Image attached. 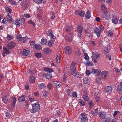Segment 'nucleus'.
Wrapping results in <instances>:
<instances>
[{
    "mask_svg": "<svg viewBox=\"0 0 122 122\" xmlns=\"http://www.w3.org/2000/svg\"><path fill=\"white\" fill-rule=\"evenodd\" d=\"M41 108V107L39 103L37 102L33 104L32 108L30 109V111L31 112L34 113L40 110Z\"/></svg>",
    "mask_w": 122,
    "mask_h": 122,
    "instance_id": "f257e3e1",
    "label": "nucleus"
},
{
    "mask_svg": "<svg viewBox=\"0 0 122 122\" xmlns=\"http://www.w3.org/2000/svg\"><path fill=\"white\" fill-rule=\"evenodd\" d=\"M70 72L71 74H72V77H79V75L77 72L76 71V68L75 66L73 65H71L70 66Z\"/></svg>",
    "mask_w": 122,
    "mask_h": 122,
    "instance_id": "f03ea898",
    "label": "nucleus"
},
{
    "mask_svg": "<svg viewBox=\"0 0 122 122\" xmlns=\"http://www.w3.org/2000/svg\"><path fill=\"white\" fill-rule=\"evenodd\" d=\"M102 10L103 11V19L105 21H107L110 19V14L107 11L106 8H102Z\"/></svg>",
    "mask_w": 122,
    "mask_h": 122,
    "instance_id": "7ed1b4c3",
    "label": "nucleus"
},
{
    "mask_svg": "<svg viewBox=\"0 0 122 122\" xmlns=\"http://www.w3.org/2000/svg\"><path fill=\"white\" fill-rule=\"evenodd\" d=\"M100 54L97 52H94L92 54V58L93 61L95 63L97 62L98 58L100 57Z\"/></svg>",
    "mask_w": 122,
    "mask_h": 122,
    "instance_id": "20e7f679",
    "label": "nucleus"
},
{
    "mask_svg": "<svg viewBox=\"0 0 122 122\" xmlns=\"http://www.w3.org/2000/svg\"><path fill=\"white\" fill-rule=\"evenodd\" d=\"M25 19L22 18L20 20H14V23L17 26L24 24V23Z\"/></svg>",
    "mask_w": 122,
    "mask_h": 122,
    "instance_id": "39448f33",
    "label": "nucleus"
},
{
    "mask_svg": "<svg viewBox=\"0 0 122 122\" xmlns=\"http://www.w3.org/2000/svg\"><path fill=\"white\" fill-rule=\"evenodd\" d=\"M81 122H87L88 118L86 114L85 113H81Z\"/></svg>",
    "mask_w": 122,
    "mask_h": 122,
    "instance_id": "423d86ee",
    "label": "nucleus"
},
{
    "mask_svg": "<svg viewBox=\"0 0 122 122\" xmlns=\"http://www.w3.org/2000/svg\"><path fill=\"white\" fill-rule=\"evenodd\" d=\"M30 51L28 50L21 49L20 50V53L23 56H26L29 55Z\"/></svg>",
    "mask_w": 122,
    "mask_h": 122,
    "instance_id": "0eeeda50",
    "label": "nucleus"
},
{
    "mask_svg": "<svg viewBox=\"0 0 122 122\" xmlns=\"http://www.w3.org/2000/svg\"><path fill=\"white\" fill-rule=\"evenodd\" d=\"M46 34L48 36H51V39H53L54 41H55L56 37L53 34V32L51 30H48L46 32Z\"/></svg>",
    "mask_w": 122,
    "mask_h": 122,
    "instance_id": "6e6552de",
    "label": "nucleus"
},
{
    "mask_svg": "<svg viewBox=\"0 0 122 122\" xmlns=\"http://www.w3.org/2000/svg\"><path fill=\"white\" fill-rule=\"evenodd\" d=\"M65 53L67 55H70L71 53V50L70 47L69 46H67L65 47Z\"/></svg>",
    "mask_w": 122,
    "mask_h": 122,
    "instance_id": "1a4fd4ad",
    "label": "nucleus"
},
{
    "mask_svg": "<svg viewBox=\"0 0 122 122\" xmlns=\"http://www.w3.org/2000/svg\"><path fill=\"white\" fill-rule=\"evenodd\" d=\"M94 31L98 37H99L101 33V30L97 27H96L94 29Z\"/></svg>",
    "mask_w": 122,
    "mask_h": 122,
    "instance_id": "9d476101",
    "label": "nucleus"
},
{
    "mask_svg": "<svg viewBox=\"0 0 122 122\" xmlns=\"http://www.w3.org/2000/svg\"><path fill=\"white\" fill-rule=\"evenodd\" d=\"M112 88L110 86H107L105 88V91L109 94H111L112 93Z\"/></svg>",
    "mask_w": 122,
    "mask_h": 122,
    "instance_id": "9b49d317",
    "label": "nucleus"
},
{
    "mask_svg": "<svg viewBox=\"0 0 122 122\" xmlns=\"http://www.w3.org/2000/svg\"><path fill=\"white\" fill-rule=\"evenodd\" d=\"M101 72L100 70L98 69H92V73L96 74V75H99Z\"/></svg>",
    "mask_w": 122,
    "mask_h": 122,
    "instance_id": "f8f14e48",
    "label": "nucleus"
},
{
    "mask_svg": "<svg viewBox=\"0 0 122 122\" xmlns=\"http://www.w3.org/2000/svg\"><path fill=\"white\" fill-rule=\"evenodd\" d=\"M15 45V44L13 42H11L7 45V47L9 49H11L14 47Z\"/></svg>",
    "mask_w": 122,
    "mask_h": 122,
    "instance_id": "ddd939ff",
    "label": "nucleus"
},
{
    "mask_svg": "<svg viewBox=\"0 0 122 122\" xmlns=\"http://www.w3.org/2000/svg\"><path fill=\"white\" fill-rule=\"evenodd\" d=\"M72 28L68 26H67L66 27V30L71 35L73 34V29Z\"/></svg>",
    "mask_w": 122,
    "mask_h": 122,
    "instance_id": "4468645a",
    "label": "nucleus"
},
{
    "mask_svg": "<svg viewBox=\"0 0 122 122\" xmlns=\"http://www.w3.org/2000/svg\"><path fill=\"white\" fill-rule=\"evenodd\" d=\"M11 106L12 107H13L15 106V105L16 102V99L15 97H11Z\"/></svg>",
    "mask_w": 122,
    "mask_h": 122,
    "instance_id": "2eb2a0df",
    "label": "nucleus"
},
{
    "mask_svg": "<svg viewBox=\"0 0 122 122\" xmlns=\"http://www.w3.org/2000/svg\"><path fill=\"white\" fill-rule=\"evenodd\" d=\"M98 115L100 118L102 119L104 118L106 116L104 112L101 111H100L99 112Z\"/></svg>",
    "mask_w": 122,
    "mask_h": 122,
    "instance_id": "dca6fc26",
    "label": "nucleus"
},
{
    "mask_svg": "<svg viewBox=\"0 0 122 122\" xmlns=\"http://www.w3.org/2000/svg\"><path fill=\"white\" fill-rule=\"evenodd\" d=\"M9 98V96H3L2 98V100L3 102L5 103L7 102Z\"/></svg>",
    "mask_w": 122,
    "mask_h": 122,
    "instance_id": "f3484780",
    "label": "nucleus"
},
{
    "mask_svg": "<svg viewBox=\"0 0 122 122\" xmlns=\"http://www.w3.org/2000/svg\"><path fill=\"white\" fill-rule=\"evenodd\" d=\"M44 53L45 54H47L51 52V51L50 50L49 48H46L43 50Z\"/></svg>",
    "mask_w": 122,
    "mask_h": 122,
    "instance_id": "a211bd4d",
    "label": "nucleus"
},
{
    "mask_svg": "<svg viewBox=\"0 0 122 122\" xmlns=\"http://www.w3.org/2000/svg\"><path fill=\"white\" fill-rule=\"evenodd\" d=\"M107 73L105 71H102L101 73V75L102 77L104 79H106V76L107 75Z\"/></svg>",
    "mask_w": 122,
    "mask_h": 122,
    "instance_id": "6ab92c4d",
    "label": "nucleus"
},
{
    "mask_svg": "<svg viewBox=\"0 0 122 122\" xmlns=\"http://www.w3.org/2000/svg\"><path fill=\"white\" fill-rule=\"evenodd\" d=\"M45 76L47 79H50L52 77L51 73L48 72L45 74Z\"/></svg>",
    "mask_w": 122,
    "mask_h": 122,
    "instance_id": "aec40b11",
    "label": "nucleus"
},
{
    "mask_svg": "<svg viewBox=\"0 0 122 122\" xmlns=\"http://www.w3.org/2000/svg\"><path fill=\"white\" fill-rule=\"evenodd\" d=\"M122 90V81L120 83V84L118 85L117 87V91L119 92H121Z\"/></svg>",
    "mask_w": 122,
    "mask_h": 122,
    "instance_id": "412c9836",
    "label": "nucleus"
},
{
    "mask_svg": "<svg viewBox=\"0 0 122 122\" xmlns=\"http://www.w3.org/2000/svg\"><path fill=\"white\" fill-rule=\"evenodd\" d=\"M73 92V91L71 89H68L66 90L67 94L69 96H71Z\"/></svg>",
    "mask_w": 122,
    "mask_h": 122,
    "instance_id": "4be33fe9",
    "label": "nucleus"
},
{
    "mask_svg": "<svg viewBox=\"0 0 122 122\" xmlns=\"http://www.w3.org/2000/svg\"><path fill=\"white\" fill-rule=\"evenodd\" d=\"M33 48L36 49L37 50H39L41 49V47L40 45L39 44H35L33 47Z\"/></svg>",
    "mask_w": 122,
    "mask_h": 122,
    "instance_id": "5701e85b",
    "label": "nucleus"
},
{
    "mask_svg": "<svg viewBox=\"0 0 122 122\" xmlns=\"http://www.w3.org/2000/svg\"><path fill=\"white\" fill-rule=\"evenodd\" d=\"M25 97L24 95H22L20 96L18 99L19 102L24 101L25 100Z\"/></svg>",
    "mask_w": 122,
    "mask_h": 122,
    "instance_id": "b1692460",
    "label": "nucleus"
},
{
    "mask_svg": "<svg viewBox=\"0 0 122 122\" xmlns=\"http://www.w3.org/2000/svg\"><path fill=\"white\" fill-rule=\"evenodd\" d=\"M112 22L114 24H117L118 22V20L116 18L115 16L114 15L113 16L112 19Z\"/></svg>",
    "mask_w": 122,
    "mask_h": 122,
    "instance_id": "393cba45",
    "label": "nucleus"
},
{
    "mask_svg": "<svg viewBox=\"0 0 122 122\" xmlns=\"http://www.w3.org/2000/svg\"><path fill=\"white\" fill-rule=\"evenodd\" d=\"M54 84L57 88H59L61 86L62 83L60 81H56L55 82Z\"/></svg>",
    "mask_w": 122,
    "mask_h": 122,
    "instance_id": "a878e982",
    "label": "nucleus"
},
{
    "mask_svg": "<svg viewBox=\"0 0 122 122\" xmlns=\"http://www.w3.org/2000/svg\"><path fill=\"white\" fill-rule=\"evenodd\" d=\"M77 30L78 33L81 34L83 30L82 27L78 26L77 28Z\"/></svg>",
    "mask_w": 122,
    "mask_h": 122,
    "instance_id": "bb28decb",
    "label": "nucleus"
},
{
    "mask_svg": "<svg viewBox=\"0 0 122 122\" xmlns=\"http://www.w3.org/2000/svg\"><path fill=\"white\" fill-rule=\"evenodd\" d=\"M91 11L89 10L87 11L86 14V18L89 19L91 17Z\"/></svg>",
    "mask_w": 122,
    "mask_h": 122,
    "instance_id": "cd10ccee",
    "label": "nucleus"
},
{
    "mask_svg": "<svg viewBox=\"0 0 122 122\" xmlns=\"http://www.w3.org/2000/svg\"><path fill=\"white\" fill-rule=\"evenodd\" d=\"M29 80L30 83H34L35 81V78L33 76H30L29 77Z\"/></svg>",
    "mask_w": 122,
    "mask_h": 122,
    "instance_id": "c85d7f7f",
    "label": "nucleus"
},
{
    "mask_svg": "<svg viewBox=\"0 0 122 122\" xmlns=\"http://www.w3.org/2000/svg\"><path fill=\"white\" fill-rule=\"evenodd\" d=\"M6 18L7 19V21L10 22L12 21V18L11 16L8 14H7L6 16Z\"/></svg>",
    "mask_w": 122,
    "mask_h": 122,
    "instance_id": "c756f323",
    "label": "nucleus"
},
{
    "mask_svg": "<svg viewBox=\"0 0 122 122\" xmlns=\"http://www.w3.org/2000/svg\"><path fill=\"white\" fill-rule=\"evenodd\" d=\"M38 87L40 89H43L44 88H45L46 86L44 84L42 83L39 84Z\"/></svg>",
    "mask_w": 122,
    "mask_h": 122,
    "instance_id": "7c9ffc66",
    "label": "nucleus"
},
{
    "mask_svg": "<svg viewBox=\"0 0 122 122\" xmlns=\"http://www.w3.org/2000/svg\"><path fill=\"white\" fill-rule=\"evenodd\" d=\"M59 57L60 54L58 53L57 54L56 57V62L57 63H59L60 61Z\"/></svg>",
    "mask_w": 122,
    "mask_h": 122,
    "instance_id": "2f4dec72",
    "label": "nucleus"
},
{
    "mask_svg": "<svg viewBox=\"0 0 122 122\" xmlns=\"http://www.w3.org/2000/svg\"><path fill=\"white\" fill-rule=\"evenodd\" d=\"M121 114V113L118 111H115L113 113V116L114 117H115L116 115L118 116H120Z\"/></svg>",
    "mask_w": 122,
    "mask_h": 122,
    "instance_id": "473e14b6",
    "label": "nucleus"
},
{
    "mask_svg": "<svg viewBox=\"0 0 122 122\" xmlns=\"http://www.w3.org/2000/svg\"><path fill=\"white\" fill-rule=\"evenodd\" d=\"M79 102L80 105L81 106H84L85 104V102L82 100H79Z\"/></svg>",
    "mask_w": 122,
    "mask_h": 122,
    "instance_id": "72a5a7b5",
    "label": "nucleus"
},
{
    "mask_svg": "<svg viewBox=\"0 0 122 122\" xmlns=\"http://www.w3.org/2000/svg\"><path fill=\"white\" fill-rule=\"evenodd\" d=\"M29 98L30 102H32L35 100V99L32 96L30 95H28Z\"/></svg>",
    "mask_w": 122,
    "mask_h": 122,
    "instance_id": "f704fd0d",
    "label": "nucleus"
},
{
    "mask_svg": "<svg viewBox=\"0 0 122 122\" xmlns=\"http://www.w3.org/2000/svg\"><path fill=\"white\" fill-rule=\"evenodd\" d=\"M29 39V38H28L27 37H22V40H21V41L24 43L26 41L28 40Z\"/></svg>",
    "mask_w": 122,
    "mask_h": 122,
    "instance_id": "c9c22d12",
    "label": "nucleus"
},
{
    "mask_svg": "<svg viewBox=\"0 0 122 122\" xmlns=\"http://www.w3.org/2000/svg\"><path fill=\"white\" fill-rule=\"evenodd\" d=\"M97 93H95V100L96 102H98L100 100L99 97L97 96Z\"/></svg>",
    "mask_w": 122,
    "mask_h": 122,
    "instance_id": "e433bc0d",
    "label": "nucleus"
},
{
    "mask_svg": "<svg viewBox=\"0 0 122 122\" xmlns=\"http://www.w3.org/2000/svg\"><path fill=\"white\" fill-rule=\"evenodd\" d=\"M47 43V40L46 39H41V43L43 45H44L46 44Z\"/></svg>",
    "mask_w": 122,
    "mask_h": 122,
    "instance_id": "4c0bfd02",
    "label": "nucleus"
},
{
    "mask_svg": "<svg viewBox=\"0 0 122 122\" xmlns=\"http://www.w3.org/2000/svg\"><path fill=\"white\" fill-rule=\"evenodd\" d=\"M83 97L85 101H87L89 100V97L87 95H83Z\"/></svg>",
    "mask_w": 122,
    "mask_h": 122,
    "instance_id": "58836bf2",
    "label": "nucleus"
},
{
    "mask_svg": "<svg viewBox=\"0 0 122 122\" xmlns=\"http://www.w3.org/2000/svg\"><path fill=\"white\" fill-rule=\"evenodd\" d=\"M83 82L85 84H87L89 83V81L87 78L85 77L83 78Z\"/></svg>",
    "mask_w": 122,
    "mask_h": 122,
    "instance_id": "ea45409f",
    "label": "nucleus"
},
{
    "mask_svg": "<svg viewBox=\"0 0 122 122\" xmlns=\"http://www.w3.org/2000/svg\"><path fill=\"white\" fill-rule=\"evenodd\" d=\"M4 52L6 54H9V52L8 50L5 47L3 48Z\"/></svg>",
    "mask_w": 122,
    "mask_h": 122,
    "instance_id": "a19ab883",
    "label": "nucleus"
},
{
    "mask_svg": "<svg viewBox=\"0 0 122 122\" xmlns=\"http://www.w3.org/2000/svg\"><path fill=\"white\" fill-rule=\"evenodd\" d=\"M29 73L31 75H35V72L34 71L33 69H31L29 71Z\"/></svg>",
    "mask_w": 122,
    "mask_h": 122,
    "instance_id": "79ce46f5",
    "label": "nucleus"
},
{
    "mask_svg": "<svg viewBox=\"0 0 122 122\" xmlns=\"http://www.w3.org/2000/svg\"><path fill=\"white\" fill-rule=\"evenodd\" d=\"M53 40H50L49 41V43L48 44V45L50 46H51L54 44L53 41H55L53 40V39H52Z\"/></svg>",
    "mask_w": 122,
    "mask_h": 122,
    "instance_id": "37998d69",
    "label": "nucleus"
},
{
    "mask_svg": "<svg viewBox=\"0 0 122 122\" xmlns=\"http://www.w3.org/2000/svg\"><path fill=\"white\" fill-rule=\"evenodd\" d=\"M110 120L111 119L110 117H108L105 118L103 120V122H109Z\"/></svg>",
    "mask_w": 122,
    "mask_h": 122,
    "instance_id": "c03bdc74",
    "label": "nucleus"
},
{
    "mask_svg": "<svg viewBox=\"0 0 122 122\" xmlns=\"http://www.w3.org/2000/svg\"><path fill=\"white\" fill-rule=\"evenodd\" d=\"M17 38L18 41H21V40H22V37L21 35H18L17 36Z\"/></svg>",
    "mask_w": 122,
    "mask_h": 122,
    "instance_id": "a18cd8bd",
    "label": "nucleus"
},
{
    "mask_svg": "<svg viewBox=\"0 0 122 122\" xmlns=\"http://www.w3.org/2000/svg\"><path fill=\"white\" fill-rule=\"evenodd\" d=\"M85 14V12L84 11H81L80 12L79 15L82 17L84 16V15Z\"/></svg>",
    "mask_w": 122,
    "mask_h": 122,
    "instance_id": "49530a36",
    "label": "nucleus"
},
{
    "mask_svg": "<svg viewBox=\"0 0 122 122\" xmlns=\"http://www.w3.org/2000/svg\"><path fill=\"white\" fill-rule=\"evenodd\" d=\"M96 82L99 84L101 83V79L100 78L98 77L96 79Z\"/></svg>",
    "mask_w": 122,
    "mask_h": 122,
    "instance_id": "de8ad7c7",
    "label": "nucleus"
},
{
    "mask_svg": "<svg viewBox=\"0 0 122 122\" xmlns=\"http://www.w3.org/2000/svg\"><path fill=\"white\" fill-rule=\"evenodd\" d=\"M85 73L86 75L89 76L91 73V72L89 70H87L86 71Z\"/></svg>",
    "mask_w": 122,
    "mask_h": 122,
    "instance_id": "09e8293b",
    "label": "nucleus"
},
{
    "mask_svg": "<svg viewBox=\"0 0 122 122\" xmlns=\"http://www.w3.org/2000/svg\"><path fill=\"white\" fill-rule=\"evenodd\" d=\"M69 36L70 37H69V36L68 35L66 37V39L69 41H71L72 40V37L71 36V37L70 36Z\"/></svg>",
    "mask_w": 122,
    "mask_h": 122,
    "instance_id": "8fccbe9b",
    "label": "nucleus"
},
{
    "mask_svg": "<svg viewBox=\"0 0 122 122\" xmlns=\"http://www.w3.org/2000/svg\"><path fill=\"white\" fill-rule=\"evenodd\" d=\"M13 37L12 36L8 35L7 36V38L9 40H11L12 39Z\"/></svg>",
    "mask_w": 122,
    "mask_h": 122,
    "instance_id": "3c124183",
    "label": "nucleus"
},
{
    "mask_svg": "<svg viewBox=\"0 0 122 122\" xmlns=\"http://www.w3.org/2000/svg\"><path fill=\"white\" fill-rule=\"evenodd\" d=\"M75 53L76 55H77L79 56L81 54V53L79 50H78L77 51L75 52Z\"/></svg>",
    "mask_w": 122,
    "mask_h": 122,
    "instance_id": "603ef678",
    "label": "nucleus"
},
{
    "mask_svg": "<svg viewBox=\"0 0 122 122\" xmlns=\"http://www.w3.org/2000/svg\"><path fill=\"white\" fill-rule=\"evenodd\" d=\"M5 10L6 12L10 13L11 12L12 10L10 8H6Z\"/></svg>",
    "mask_w": 122,
    "mask_h": 122,
    "instance_id": "864d4df0",
    "label": "nucleus"
},
{
    "mask_svg": "<svg viewBox=\"0 0 122 122\" xmlns=\"http://www.w3.org/2000/svg\"><path fill=\"white\" fill-rule=\"evenodd\" d=\"M35 56L37 58H40L41 56V53H37L35 54Z\"/></svg>",
    "mask_w": 122,
    "mask_h": 122,
    "instance_id": "5fc2aeb1",
    "label": "nucleus"
},
{
    "mask_svg": "<svg viewBox=\"0 0 122 122\" xmlns=\"http://www.w3.org/2000/svg\"><path fill=\"white\" fill-rule=\"evenodd\" d=\"M30 45L31 46H34L35 45H34L35 42L34 41H30Z\"/></svg>",
    "mask_w": 122,
    "mask_h": 122,
    "instance_id": "6e6d98bb",
    "label": "nucleus"
},
{
    "mask_svg": "<svg viewBox=\"0 0 122 122\" xmlns=\"http://www.w3.org/2000/svg\"><path fill=\"white\" fill-rule=\"evenodd\" d=\"M84 55L85 56L84 58L86 60H88L89 59V57L86 53H85Z\"/></svg>",
    "mask_w": 122,
    "mask_h": 122,
    "instance_id": "4d7b16f0",
    "label": "nucleus"
},
{
    "mask_svg": "<svg viewBox=\"0 0 122 122\" xmlns=\"http://www.w3.org/2000/svg\"><path fill=\"white\" fill-rule=\"evenodd\" d=\"M77 94H76V92H73V93L72 94V95L71 96H72L73 97H77Z\"/></svg>",
    "mask_w": 122,
    "mask_h": 122,
    "instance_id": "13d9d810",
    "label": "nucleus"
},
{
    "mask_svg": "<svg viewBox=\"0 0 122 122\" xmlns=\"http://www.w3.org/2000/svg\"><path fill=\"white\" fill-rule=\"evenodd\" d=\"M86 65L88 66H92L93 64H92V62L91 61L87 62L86 63Z\"/></svg>",
    "mask_w": 122,
    "mask_h": 122,
    "instance_id": "bf43d9fd",
    "label": "nucleus"
},
{
    "mask_svg": "<svg viewBox=\"0 0 122 122\" xmlns=\"http://www.w3.org/2000/svg\"><path fill=\"white\" fill-rule=\"evenodd\" d=\"M34 1L37 3H41L42 1V0H33Z\"/></svg>",
    "mask_w": 122,
    "mask_h": 122,
    "instance_id": "052dcab7",
    "label": "nucleus"
},
{
    "mask_svg": "<svg viewBox=\"0 0 122 122\" xmlns=\"http://www.w3.org/2000/svg\"><path fill=\"white\" fill-rule=\"evenodd\" d=\"M89 104L91 107H92L93 106V102L92 101H90L89 102Z\"/></svg>",
    "mask_w": 122,
    "mask_h": 122,
    "instance_id": "680f3d73",
    "label": "nucleus"
},
{
    "mask_svg": "<svg viewBox=\"0 0 122 122\" xmlns=\"http://www.w3.org/2000/svg\"><path fill=\"white\" fill-rule=\"evenodd\" d=\"M52 87V85L51 84V83H49L48 86L47 87L48 89H51Z\"/></svg>",
    "mask_w": 122,
    "mask_h": 122,
    "instance_id": "e2e57ef3",
    "label": "nucleus"
},
{
    "mask_svg": "<svg viewBox=\"0 0 122 122\" xmlns=\"http://www.w3.org/2000/svg\"><path fill=\"white\" fill-rule=\"evenodd\" d=\"M29 83L26 84L25 86V88L26 89H28L29 87Z\"/></svg>",
    "mask_w": 122,
    "mask_h": 122,
    "instance_id": "0e129e2a",
    "label": "nucleus"
},
{
    "mask_svg": "<svg viewBox=\"0 0 122 122\" xmlns=\"http://www.w3.org/2000/svg\"><path fill=\"white\" fill-rule=\"evenodd\" d=\"M100 30H101V31H103L104 29V27L103 26V25H101L100 26Z\"/></svg>",
    "mask_w": 122,
    "mask_h": 122,
    "instance_id": "69168bd1",
    "label": "nucleus"
},
{
    "mask_svg": "<svg viewBox=\"0 0 122 122\" xmlns=\"http://www.w3.org/2000/svg\"><path fill=\"white\" fill-rule=\"evenodd\" d=\"M24 16L26 18H29L30 17V15L28 14H24Z\"/></svg>",
    "mask_w": 122,
    "mask_h": 122,
    "instance_id": "338daca9",
    "label": "nucleus"
},
{
    "mask_svg": "<svg viewBox=\"0 0 122 122\" xmlns=\"http://www.w3.org/2000/svg\"><path fill=\"white\" fill-rule=\"evenodd\" d=\"M83 95H87V91L84 90L83 91Z\"/></svg>",
    "mask_w": 122,
    "mask_h": 122,
    "instance_id": "774afa93",
    "label": "nucleus"
}]
</instances>
